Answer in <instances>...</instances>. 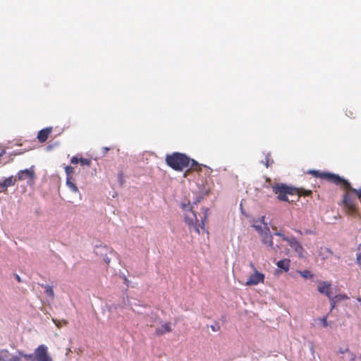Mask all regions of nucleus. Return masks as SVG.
I'll return each mask as SVG.
<instances>
[{"label":"nucleus","instance_id":"5","mask_svg":"<svg viewBox=\"0 0 361 361\" xmlns=\"http://www.w3.org/2000/svg\"><path fill=\"white\" fill-rule=\"evenodd\" d=\"M273 192L277 195V198L283 202H288V195H295L297 190L295 188L288 186L286 184H276L272 186Z\"/></svg>","mask_w":361,"mask_h":361},{"label":"nucleus","instance_id":"1","mask_svg":"<svg viewBox=\"0 0 361 361\" xmlns=\"http://www.w3.org/2000/svg\"><path fill=\"white\" fill-rule=\"evenodd\" d=\"M166 162L171 168L176 171H182L184 168L190 166L189 170L185 171V176H187V173L190 170L200 171L202 166V165L198 164L194 159H191L185 154L179 152H174L172 154L166 155Z\"/></svg>","mask_w":361,"mask_h":361},{"label":"nucleus","instance_id":"28","mask_svg":"<svg viewBox=\"0 0 361 361\" xmlns=\"http://www.w3.org/2000/svg\"><path fill=\"white\" fill-rule=\"evenodd\" d=\"M319 320L322 323L324 327H326L329 325V324L327 322V317H324L319 319Z\"/></svg>","mask_w":361,"mask_h":361},{"label":"nucleus","instance_id":"38","mask_svg":"<svg viewBox=\"0 0 361 361\" xmlns=\"http://www.w3.org/2000/svg\"><path fill=\"white\" fill-rule=\"evenodd\" d=\"M103 149H104V152L106 153L109 149L108 147H104V148H103Z\"/></svg>","mask_w":361,"mask_h":361},{"label":"nucleus","instance_id":"7","mask_svg":"<svg viewBox=\"0 0 361 361\" xmlns=\"http://www.w3.org/2000/svg\"><path fill=\"white\" fill-rule=\"evenodd\" d=\"M285 241L288 243L299 257H303L304 248L301 243L295 237H291L289 239H285Z\"/></svg>","mask_w":361,"mask_h":361},{"label":"nucleus","instance_id":"27","mask_svg":"<svg viewBox=\"0 0 361 361\" xmlns=\"http://www.w3.org/2000/svg\"><path fill=\"white\" fill-rule=\"evenodd\" d=\"M269 154H267L265 157V161H262V162L265 165L267 168L269 166Z\"/></svg>","mask_w":361,"mask_h":361},{"label":"nucleus","instance_id":"33","mask_svg":"<svg viewBox=\"0 0 361 361\" xmlns=\"http://www.w3.org/2000/svg\"><path fill=\"white\" fill-rule=\"evenodd\" d=\"M250 267L252 268V269L253 270L254 272L258 271L257 269H256L255 264L252 262L250 263Z\"/></svg>","mask_w":361,"mask_h":361},{"label":"nucleus","instance_id":"20","mask_svg":"<svg viewBox=\"0 0 361 361\" xmlns=\"http://www.w3.org/2000/svg\"><path fill=\"white\" fill-rule=\"evenodd\" d=\"M204 218L202 219L201 220V229L204 231H205V227H204V225L206 224V222L207 221V218H208V209H204Z\"/></svg>","mask_w":361,"mask_h":361},{"label":"nucleus","instance_id":"3","mask_svg":"<svg viewBox=\"0 0 361 361\" xmlns=\"http://www.w3.org/2000/svg\"><path fill=\"white\" fill-rule=\"evenodd\" d=\"M19 355L27 360L34 361H53L52 357L48 353L47 345L42 344L39 345L34 352V354H25L19 353Z\"/></svg>","mask_w":361,"mask_h":361},{"label":"nucleus","instance_id":"40","mask_svg":"<svg viewBox=\"0 0 361 361\" xmlns=\"http://www.w3.org/2000/svg\"><path fill=\"white\" fill-rule=\"evenodd\" d=\"M211 328H212V329L213 331H214L218 330V329H215V327H214V326H211Z\"/></svg>","mask_w":361,"mask_h":361},{"label":"nucleus","instance_id":"36","mask_svg":"<svg viewBox=\"0 0 361 361\" xmlns=\"http://www.w3.org/2000/svg\"><path fill=\"white\" fill-rule=\"evenodd\" d=\"M6 154V150L5 149H1V151L0 152V158L4 155Z\"/></svg>","mask_w":361,"mask_h":361},{"label":"nucleus","instance_id":"22","mask_svg":"<svg viewBox=\"0 0 361 361\" xmlns=\"http://www.w3.org/2000/svg\"><path fill=\"white\" fill-rule=\"evenodd\" d=\"M298 273L304 279H312L314 276V275L309 270L298 271Z\"/></svg>","mask_w":361,"mask_h":361},{"label":"nucleus","instance_id":"14","mask_svg":"<svg viewBox=\"0 0 361 361\" xmlns=\"http://www.w3.org/2000/svg\"><path fill=\"white\" fill-rule=\"evenodd\" d=\"M276 265L279 269L287 272L289 271L290 269V260L289 259H283L279 260L277 262Z\"/></svg>","mask_w":361,"mask_h":361},{"label":"nucleus","instance_id":"12","mask_svg":"<svg viewBox=\"0 0 361 361\" xmlns=\"http://www.w3.org/2000/svg\"><path fill=\"white\" fill-rule=\"evenodd\" d=\"M52 133V128L51 127H47L45 128L38 132L37 134V140L39 142L43 143L45 142L49 135Z\"/></svg>","mask_w":361,"mask_h":361},{"label":"nucleus","instance_id":"17","mask_svg":"<svg viewBox=\"0 0 361 361\" xmlns=\"http://www.w3.org/2000/svg\"><path fill=\"white\" fill-rule=\"evenodd\" d=\"M16 180H18L16 177L14 178L13 176H11L1 180V182L4 183V185H5V187L8 189V187L14 185Z\"/></svg>","mask_w":361,"mask_h":361},{"label":"nucleus","instance_id":"8","mask_svg":"<svg viewBox=\"0 0 361 361\" xmlns=\"http://www.w3.org/2000/svg\"><path fill=\"white\" fill-rule=\"evenodd\" d=\"M197 216L194 212H192V216H190L188 214L185 216V221L189 226V230L190 231H194L198 234H200V230L198 226H197L196 222L197 221Z\"/></svg>","mask_w":361,"mask_h":361},{"label":"nucleus","instance_id":"35","mask_svg":"<svg viewBox=\"0 0 361 361\" xmlns=\"http://www.w3.org/2000/svg\"><path fill=\"white\" fill-rule=\"evenodd\" d=\"M182 207H183V209H186L188 207L190 209V204H188V205L183 204H182Z\"/></svg>","mask_w":361,"mask_h":361},{"label":"nucleus","instance_id":"6","mask_svg":"<svg viewBox=\"0 0 361 361\" xmlns=\"http://www.w3.org/2000/svg\"><path fill=\"white\" fill-rule=\"evenodd\" d=\"M261 236L262 238L263 243L267 245L271 249L276 251L280 248L278 245L276 246L274 245L272 235L270 233L269 228L267 226H264V233L263 235H261Z\"/></svg>","mask_w":361,"mask_h":361},{"label":"nucleus","instance_id":"9","mask_svg":"<svg viewBox=\"0 0 361 361\" xmlns=\"http://www.w3.org/2000/svg\"><path fill=\"white\" fill-rule=\"evenodd\" d=\"M265 279V276L264 274L260 273L259 271L254 272L253 274H251L248 278L247 281L245 283L246 286H257L260 283H264Z\"/></svg>","mask_w":361,"mask_h":361},{"label":"nucleus","instance_id":"34","mask_svg":"<svg viewBox=\"0 0 361 361\" xmlns=\"http://www.w3.org/2000/svg\"><path fill=\"white\" fill-rule=\"evenodd\" d=\"M15 277L18 282L20 283L22 281L21 278L18 274H16Z\"/></svg>","mask_w":361,"mask_h":361},{"label":"nucleus","instance_id":"4","mask_svg":"<svg viewBox=\"0 0 361 361\" xmlns=\"http://www.w3.org/2000/svg\"><path fill=\"white\" fill-rule=\"evenodd\" d=\"M342 206L343 210L349 215L355 216L358 213L357 204L354 196L347 191L343 195Z\"/></svg>","mask_w":361,"mask_h":361},{"label":"nucleus","instance_id":"37","mask_svg":"<svg viewBox=\"0 0 361 361\" xmlns=\"http://www.w3.org/2000/svg\"><path fill=\"white\" fill-rule=\"evenodd\" d=\"M348 351H349L348 348H346L345 350L340 349V350H339V352H340L341 353H345V352H348Z\"/></svg>","mask_w":361,"mask_h":361},{"label":"nucleus","instance_id":"13","mask_svg":"<svg viewBox=\"0 0 361 361\" xmlns=\"http://www.w3.org/2000/svg\"><path fill=\"white\" fill-rule=\"evenodd\" d=\"M172 331V328L170 322L163 324L160 327L155 329V333L157 336H162L164 334L170 333Z\"/></svg>","mask_w":361,"mask_h":361},{"label":"nucleus","instance_id":"41","mask_svg":"<svg viewBox=\"0 0 361 361\" xmlns=\"http://www.w3.org/2000/svg\"><path fill=\"white\" fill-rule=\"evenodd\" d=\"M297 232H298V233H300V234H301V233H302V232H301L300 230L297 231Z\"/></svg>","mask_w":361,"mask_h":361},{"label":"nucleus","instance_id":"29","mask_svg":"<svg viewBox=\"0 0 361 361\" xmlns=\"http://www.w3.org/2000/svg\"><path fill=\"white\" fill-rule=\"evenodd\" d=\"M275 235H278L279 237H281L282 238L283 240L285 241V239H289L290 238L288 237H286L285 235H283L281 232L279 231V232H276L275 233Z\"/></svg>","mask_w":361,"mask_h":361},{"label":"nucleus","instance_id":"23","mask_svg":"<svg viewBox=\"0 0 361 361\" xmlns=\"http://www.w3.org/2000/svg\"><path fill=\"white\" fill-rule=\"evenodd\" d=\"M44 287L45 288L46 294L47 295L50 296L51 298H54V293L52 287L49 286V285H45V286H44Z\"/></svg>","mask_w":361,"mask_h":361},{"label":"nucleus","instance_id":"16","mask_svg":"<svg viewBox=\"0 0 361 361\" xmlns=\"http://www.w3.org/2000/svg\"><path fill=\"white\" fill-rule=\"evenodd\" d=\"M101 249H102L101 255L103 257V260L107 264H109L111 262V259L108 256H106V252H109L110 253H113L114 250L111 248H109L106 246L102 247Z\"/></svg>","mask_w":361,"mask_h":361},{"label":"nucleus","instance_id":"18","mask_svg":"<svg viewBox=\"0 0 361 361\" xmlns=\"http://www.w3.org/2000/svg\"><path fill=\"white\" fill-rule=\"evenodd\" d=\"M295 189L297 190V192H295V195H298L299 197H300V196L308 197V196L312 195V192L310 190H305L302 188H295Z\"/></svg>","mask_w":361,"mask_h":361},{"label":"nucleus","instance_id":"10","mask_svg":"<svg viewBox=\"0 0 361 361\" xmlns=\"http://www.w3.org/2000/svg\"><path fill=\"white\" fill-rule=\"evenodd\" d=\"M33 168L34 166H31L30 169H27L18 171L16 175L17 180H22L25 178H29L32 180H34L35 178V174Z\"/></svg>","mask_w":361,"mask_h":361},{"label":"nucleus","instance_id":"39","mask_svg":"<svg viewBox=\"0 0 361 361\" xmlns=\"http://www.w3.org/2000/svg\"><path fill=\"white\" fill-rule=\"evenodd\" d=\"M351 356H352V360H354L355 359V355H353V353H351Z\"/></svg>","mask_w":361,"mask_h":361},{"label":"nucleus","instance_id":"11","mask_svg":"<svg viewBox=\"0 0 361 361\" xmlns=\"http://www.w3.org/2000/svg\"><path fill=\"white\" fill-rule=\"evenodd\" d=\"M331 283L329 281H320L319 282L317 286V290L327 296L329 298H331Z\"/></svg>","mask_w":361,"mask_h":361},{"label":"nucleus","instance_id":"15","mask_svg":"<svg viewBox=\"0 0 361 361\" xmlns=\"http://www.w3.org/2000/svg\"><path fill=\"white\" fill-rule=\"evenodd\" d=\"M71 162L73 164H76L80 163L82 166H90L91 164V160L85 158H78L77 157H73L71 159Z\"/></svg>","mask_w":361,"mask_h":361},{"label":"nucleus","instance_id":"25","mask_svg":"<svg viewBox=\"0 0 361 361\" xmlns=\"http://www.w3.org/2000/svg\"><path fill=\"white\" fill-rule=\"evenodd\" d=\"M0 361H22V360H20V357H19L18 356H13L8 360H5L2 357V356L0 355Z\"/></svg>","mask_w":361,"mask_h":361},{"label":"nucleus","instance_id":"21","mask_svg":"<svg viewBox=\"0 0 361 361\" xmlns=\"http://www.w3.org/2000/svg\"><path fill=\"white\" fill-rule=\"evenodd\" d=\"M332 298L338 303L340 302L341 301L346 300L349 299V297L347 295H345V294H338V295H335L334 297H332Z\"/></svg>","mask_w":361,"mask_h":361},{"label":"nucleus","instance_id":"24","mask_svg":"<svg viewBox=\"0 0 361 361\" xmlns=\"http://www.w3.org/2000/svg\"><path fill=\"white\" fill-rule=\"evenodd\" d=\"M65 171L66 173L67 177L66 178H72V174L73 173V168L71 166H66L65 167Z\"/></svg>","mask_w":361,"mask_h":361},{"label":"nucleus","instance_id":"2","mask_svg":"<svg viewBox=\"0 0 361 361\" xmlns=\"http://www.w3.org/2000/svg\"><path fill=\"white\" fill-rule=\"evenodd\" d=\"M308 173L312 174L316 178H320L327 180L329 183H334L338 186L342 187L346 191H349L357 195L361 202V188L357 190L352 188L350 183L343 177H341L339 175L317 170L309 171Z\"/></svg>","mask_w":361,"mask_h":361},{"label":"nucleus","instance_id":"19","mask_svg":"<svg viewBox=\"0 0 361 361\" xmlns=\"http://www.w3.org/2000/svg\"><path fill=\"white\" fill-rule=\"evenodd\" d=\"M66 185L73 192L80 194L78 188L73 182H72L71 178H66Z\"/></svg>","mask_w":361,"mask_h":361},{"label":"nucleus","instance_id":"32","mask_svg":"<svg viewBox=\"0 0 361 361\" xmlns=\"http://www.w3.org/2000/svg\"><path fill=\"white\" fill-rule=\"evenodd\" d=\"M357 263L359 264V266L361 267V254H359L357 256Z\"/></svg>","mask_w":361,"mask_h":361},{"label":"nucleus","instance_id":"30","mask_svg":"<svg viewBox=\"0 0 361 361\" xmlns=\"http://www.w3.org/2000/svg\"><path fill=\"white\" fill-rule=\"evenodd\" d=\"M330 300V302H331V310H332L336 305V304L338 303L337 302H336V300L332 298V296H331V298H329Z\"/></svg>","mask_w":361,"mask_h":361},{"label":"nucleus","instance_id":"31","mask_svg":"<svg viewBox=\"0 0 361 361\" xmlns=\"http://www.w3.org/2000/svg\"><path fill=\"white\" fill-rule=\"evenodd\" d=\"M7 191V188L5 187V185L0 180V193L5 192Z\"/></svg>","mask_w":361,"mask_h":361},{"label":"nucleus","instance_id":"26","mask_svg":"<svg viewBox=\"0 0 361 361\" xmlns=\"http://www.w3.org/2000/svg\"><path fill=\"white\" fill-rule=\"evenodd\" d=\"M253 226L256 229V231L259 232L260 235H263V233H264V228H262V226L257 225H254Z\"/></svg>","mask_w":361,"mask_h":361}]
</instances>
